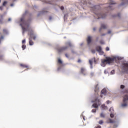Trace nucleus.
I'll return each mask as SVG.
<instances>
[{
  "mask_svg": "<svg viewBox=\"0 0 128 128\" xmlns=\"http://www.w3.org/2000/svg\"><path fill=\"white\" fill-rule=\"evenodd\" d=\"M116 60L115 58L106 57V59L102 60V64L103 66H106V64H110L114 62Z\"/></svg>",
  "mask_w": 128,
  "mask_h": 128,
  "instance_id": "1",
  "label": "nucleus"
},
{
  "mask_svg": "<svg viewBox=\"0 0 128 128\" xmlns=\"http://www.w3.org/2000/svg\"><path fill=\"white\" fill-rule=\"evenodd\" d=\"M28 34L30 36L29 38V44L30 46H34V42H32V38H33V40H35L36 38V36H35L34 33V30H30V31H29Z\"/></svg>",
  "mask_w": 128,
  "mask_h": 128,
  "instance_id": "2",
  "label": "nucleus"
},
{
  "mask_svg": "<svg viewBox=\"0 0 128 128\" xmlns=\"http://www.w3.org/2000/svg\"><path fill=\"white\" fill-rule=\"evenodd\" d=\"M66 46L60 47L57 49L58 54H60V52H64V50H68V46H70V48L72 46V42H66Z\"/></svg>",
  "mask_w": 128,
  "mask_h": 128,
  "instance_id": "3",
  "label": "nucleus"
},
{
  "mask_svg": "<svg viewBox=\"0 0 128 128\" xmlns=\"http://www.w3.org/2000/svg\"><path fill=\"white\" fill-rule=\"evenodd\" d=\"M92 102H96L92 105V108H98L100 106V100L98 99V98L92 100Z\"/></svg>",
  "mask_w": 128,
  "mask_h": 128,
  "instance_id": "4",
  "label": "nucleus"
},
{
  "mask_svg": "<svg viewBox=\"0 0 128 128\" xmlns=\"http://www.w3.org/2000/svg\"><path fill=\"white\" fill-rule=\"evenodd\" d=\"M96 16H98V18H104L106 16V14H102V13L96 14L95 13Z\"/></svg>",
  "mask_w": 128,
  "mask_h": 128,
  "instance_id": "5",
  "label": "nucleus"
},
{
  "mask_svg": "<svg viewBox=\"0 0 128 128\" xmlns=\"http://www.w3.org/2000/svg\"><path fill=\"white\" fill-rule=\"evenodd\" d=\"M116 4V2H114V1L112 0H110L108 2V8H110V10H112V4Z\"/></svg>",
  "mask_w": 128,
  "mask_h": 128,
  "instance_id": "6",
  "label": "nucleus"
},
{
  "mask_svg": "<svg viewBox=\"0 0 128 128\" xmlns=\"http://www.w3.org/2000/svg\"><path fill=\"white\" fill-rule=\"evenodd\" d=\"M96 50L98 52L101 54H104V52L102 51V47L100 46H98L96 48Z\"/></svg>",
  "mask_w": 128,
  "mask_h": 128,
  "instance_id": "7",
  "label": "nucleus"
},
{
  "mask_svg": "<svg viewBox=\"0 0 128 128\" xmlns=\"http://www.w3.org/2000/svg\"><path fill=\"white\" fill-rule=\"evenodd\" d=\"M106 88H104L101 91L100 97L102 98V96H106Z\"/></svg>",
  "mask_w": 128,
  "mask_h": 128,
  "instance_id": "8",
  "label": "nucleus"
},
{
  "mask_svg": "<svg viewBox=\"0 0 128 128\" xmlns=\"http://www.w3.org/2000/svg\"><path fill=\"white\" fill-rule=\"evenodd\" d=\"M122 68L124 72H128V64H124Z\"/></svg>",
  "mask_w": 128,
  "mask_h": 128,
  "instance_id": "9",
  "label": "nucleus"
},
{
  "mask_svg": "<svg viewBox=\"0 0 128 128\" xmlns=\"http://www.w3.org/2000/svg\"><path fill=\"white\" fill-rule=\"evenodd\" d=\"M114 122H116L111 118H108L106 121L107 124H114Z\"/></svg>",
  "mask_w": 128,
  "mask_h": 128,
  "instance_id": "10",
  "label": "nucleus"
},
{
  "mask_svg": "<svg viewBox=\"0 0 128 128\" xmlns=\"http://www.w3.org/2000/svg\"><path fill=\"white\" fill-rule=\"evenodd\" d=\"M102 28H104V30H106V25L102 24L100 28L99 32H102Z\"/></svg>",
  "mask_w": 128,
  "mask_h": 128,
  "instance_id": "11",
  "label": "nucleus"
},
{
  "mask_svg": "<svg viewBox=\"0 0 128 128\" xmlns=\"http://www.w3.org/2000/svg\"><path fill=\"white\" fill-rule=\"evenodd\" d=\"M87 42L88 44H90V42H92V37L90 36H88L87 38Z\"/></svg>",
  "mask_w": 128,
  "mask_h": 128,
  "instance_id": "12",
  "label": "nucleus"
},
{
  "mask_svg": "<svg viewBox=\"0 0 128 128\" xmlns=\"http://www.w3.org/2000/svg\"><path fill=\"white\" fill-rule=\"evenodd\" d=\"M20 66H21L22 68H28V66L26 64H20Z\"/></svg>",
  "mask_w": 128,
  "mask_h": 128,
  "instance_id": "13",
  "label": "nucleus"
},
{
  "mask_svg": "<svg viewBox=\"0 0 128 128\" xmlns=\"http://www.w3.org/2000/svg\"><path fill=\"white\" fill-rule=\"evenodd\" d=\"M99 88H98V84H97L96 86L94 92H98Z\"/></svg>",
  "mask_w": 128,
  "mask_h": 128,
  "instance_id": "14",
  "label": "nucleus"
},
{
  "mask_svg": "<svg viewBox=\"0 0 128 128\" xmlns=\"http://www.w3.org/2000/svg\"><path fill=\"white\" fill-rule=\"evenodd\" d=\"M122 2L120 4V6H124L126 4H128V0L126 2V0H122Z\"/></svg>",
  "mask_w": 128,
  "mask_h": 128,
  "instance_id": "15",
  "label": "nucleus"
},
{
  "mask_svg": "<svg viewBox=\"0 0 128 128\" xmlns=\"http://www.w3.org/2000/svg\"><path fill=\"white\" fill-rule=\"evenodd\" d=\"M4 16L1 15L0 16V24H4Z\"/></svg>",
  "mask_w": 128,
  "mask_h": 128,
  "instance_id": "16",
  "label": "nucleus"
},
{
  "mask_svg": "<svg viewBox=\"0 0 128 128\" xmlns=\"http://www.w3.org/2000/svg\"><path fill=\"white\" fill-rule=\"evenodd\" d=\"M94 60V59H92L89 60V63L90 64L91 66V68H92V62Z\"/></svg>",
  "mask_w": 128,
  "mask_h": 128,
  "instance_id": "17",
  "label": "nucleus"
},
{
  "mask_svg": "<svg viewBox=\"0 0 128 128\" xmlns=\"http://www.w3.org/2000/svg\"><path fill=\"white\" fill-rule=\"evenodd\" d=\"M101 108H102V110H106L108 108V107H106V106L104 104L102 105Z\"/></svg>",
  "mask_w": 128,
  "mask_h": 128,
  "instance_id": "18",
  "label": "nucleus"
},
{
  "mask_svg": "<svg viewBox=\"0 0 128 128\" xmlns=\"http://www.w3.org/2000/svg\"><path fill=\"white\" fill-rule=\"evenodd\" d=\"M100 118H106V114H104V113H101L100 114Z\"/></svg>",
  "mask_w": 128,
  "mask_h": 128,
  "instance_id": "19",
  "label": "nucleus"
},
{
  "mask_svg": "<svg viewBox=\"0 0 128 128\" xmlns=\"http://www.w3.org/2000/svg\"><path fill=\"white\" fill-rule=\"evenodd\" d=\"M3 32H4V34H7L8 30L6 29V28L3 29Z\"/></svg>",
  "mask_w": 128,
  "mask_h": 128,
  "instance_id": "20",
  "label": "nucleus"
},
{
  "mask_svg": "<svg viewBox=\"0 0 128 128\" xmlns=\"http://www.w3.org/2000/svg\"><path fill=\"white\" fill-rule=\"evenodd\" d=\"M22 31H23V32H22V34H24V32H25L26 30H26V28H24V27H22Z\"/></svg>",
  "mask_w": 128,
  "mask_h": 128,
  "instance_id": "21",
  "label": "nucleus"
},
{
  "mask_svg": "<svg viewBox=\"0 0 128 128\" xmlns=\"http://www.w3.org/2000/svg\"><path fill=\"white\" fill-rule=\"evenodd\" d=\"M26 44H22V48L23 50H26Z\"/></svg>",
  "mask_w": 128,
  "mask_h": 128,
  "instance_id": "22",
  "label": "nucleus"
},
{
  "mask_svg": "<svg viewBox=\"0 0 128 128\" xmlns=\"http://www.w3.org/2000/svg\"><path fill=\"white\" fill-rule=\"evenodd\" d=\"M58 64H62V60L60 58L58 59Z\"/></svg>",
  "mask_w": 128,
  "mask_h": 128,
  "instance_id": "23",
  "label": "nucleus"
},
{
  "mask_svg": "<svg viewBox=\"0 0 128 128\" xmlns=\"http://www.w3.org/2000/svg\"><path fill=\"white\" fill-rule=\"evenodd\" d=\"M84 72H86V70L84 69V68H81V70H80V72L82 74H84Z\"/></svg>",
  "mask_w": 128,
  "mask_h": 128,
  "instance_id": "24",
  "label": "nucleus"
},
{
  "mask_svg": "<svg viewBox=\"0 0 128 128\" xmlns=\"http://www.w3.org/2000/svg\"><path fill=\"white\" fill-rule=\"evenodd\" d=\"M7 4H8V2L4 1V2H3V4H2V6H6Z\"/></svg>",
  "mask_w": 128,
  "mask_h": 128,
  "instance_id": "25",
  "label": "nucleus"
},
{
  "mask_svg": "<svg viewBox=\"0 0 128 128\" xmlns=\"http://www.w3.org/2000/svg\"><path fill=\"white\" fill-rule=\"evenodd\" d=\"M99 124H104V121L102 120H100L99 121Z\"/></svg>",
  "mask_w": 128,
  "mask_h": 128,
  "instance_id": "26",
  "label": "nucleus"
},
{
  "mask_svg": "<svg viewBox=\"0 0 128 128\" xmlns=\"http://www.w3.org/2000/svg\"><path fill=\"white\" fill-rule=\"evenodd\" d=\"M109 110L110 112H114V108L111 107Z\"/></svg>",
  "mask_w": 128,
  "mask_h": 128,
  "instance_id": "27",
  "label": "nucleus"
},
{
  "mask_svg": "<svg viewBox=\"0 0 128 128\" xmlns=\"http://www.w3.org/2000/svg\"><path fill=\"white\" fill-rule=\"evenodd\" d=\"M26 44V40H22V44Z\"/></svg>",
  "mask_w": 128,
  "mask_h": 128,
  "instance_id": "28",
  "label": "nucleus"
},
{
  "mask_svg": "<svg viewBox=\"0 0 128 128\" xmlns=\"http://www.w3.org/2000/svg\"><path fill=\"white\" fill-rule=\"evenodd\" d=\"M100 44H104V41H102V40H100Z\"/></svg>",
  "mask_w": 128,
  "mask_h": 128,
  "instance_id": "29",
  "label": "nucleus"
},
{
  "mask_svg": "<svg viewBox=\"0 0 128 128\" xmlns=\"http://www.w3.org/2000/svg\"><path fill=\"white\" fill-rule=\"evenodd\" d=\"M96 112V110L93 109L92 110V112Z\"/></svg>",
  "mask_w": 128,
  "mask_h": 128,
  "instance_id": "30",
  "label": "nucleus"
},
{
  "mask_svg": "<svg viewBox=\"0 0 128 128\" xmlns=\"http://www.w3.org/2000/svg\"><path fill=\"white\" fill-rule=\"evenodd\" d=\"M111 74H114V70H112L111 71Z\"/></svg>",
  "mask_w": 128,
  "mask_h": 128,
  "instance_id": "31",
  "label": "nucleus"
},
{
  "mask_svg": "<svg viewBox=\"0 0 128 128\" xmlns=\"http://www.w3.org/2000/svg\"><path fill=\"white\" fill-rule=\"evenodd\" d=\"M91 52H92V54H95V52H96V50H91Z\"/></svg>",
  "mask_w": 128,
  "mask_h": 128,
  "instance_id": "32",
  "label": "nucleus"
},
{
  "mask_svg": "<svg viewBox=\"0 0 128 128\" xmlns=\"http://www.w3.org/2000/svg\"><path fill=\"white\" fill-rule=\"evenodd\" d=\"M60 10H64V6H62L60 7Z\"/></svg>",
  "mask_w": 128,
  "mask_h": 128,
  "instance_id": "33",
  "label": "nucleus"
},
{
  "mask_svg": "<svg viewBox=\"0 0 128 128\" xmlns=\"http://www.w3.org/2000/svg\"><path fill=\"white\" fill-rule=\"evenodd\" d=\"M65 56H66L67 58H69V56L68 54H65Z\"/></svg>",
  "mask_w": 128,
  "mask_h": 128,
  "instance_id": "34",
  "label": "nucleus"
},
{
  "mask_svg": "<svg viewBox=\"0 0 128 128\" xmlns=\"http://www.w3.org/2000/svg\"><path fill=\"white\" fill-rule=\"evenodd\" d=\"M110 118H114V114H110Z\"/></svg>",
  "mask_w": 128,
  "mask_h": 128,
  "instance_id": "35",
  "label": "nucleus"
},
{
  "mask_svg": "<svg viewBox=\"0 0 128 128\" xmlns=\"http://www.w3.org/2000/svg\"><path fill=\"white\" fill-rule=\"evenodd\" d=\"M120 88H124V85H121L120 86Z\"/></svg>",
  "mask_w": 128,
  "mask_h": 128,
  "instance_id": "36",
  "label": "nucleus"
},
{
  "mask_svg": "<svg viewBox=\"0 0 128 128\" xmlns=\"http://www.w3.org/2000/svg\"><path fill=\"white\" fill-rule=\"evenodd\" d=\"M4 40V36H1L0 37V40Z\"/></svg>",
  "mask_w": 128,
  "mask_h": 128,
  "instance_id": "37",
  "label": "nucleus"
},
{
  "mask_svg": "<svg viewBox=\"0 0 128 128\" xmlns=\"http://www.w3.org/2000/svg\"><path fill=\"white\" fill-rule=\"evenodd\" d=\"M106 50L108 52V50H110V48L108 47H106Z\"/></svg>",
  "mask_w": 128,
  "mask_h": 128,
  "instance_id": "38",
  "label": "nucleus"
},
{
  "mask_svg": "<svg viewBox=\"0 0 128 128\" xmlns=\"http://www.w3.org/2000/svg\"><path fill=\"white\" fill-rule=\"evenodd\" d=\"M110 102H111L110 101L108 100L106 101L107 104H110Z\"/></svg>",
  "mask_w": 128,
  "mask_h": 128,
  "instance_id": "39",
  "label": "nucleus"
},
{
  "mask_svg": "<svg viewBox=\"0 0 128 128\" xmlns=\"http://www.w3.org/2000/svg\"><path fill=\"white\" fill-rule=\"evenodd\" d=\"M78 62H82V60H80V59H78Z\"/></svg>",
  "mask_w": 128,
  "mask_h": 128,
  "instance_id": "40",
  "label": "nucleus"
},
{
  "mask_svg": "<svg viewBox=\"0 0 128 128\" xmlns=\"http://www.w3.org/2000/svg\"><path fill=\"white\" fill-rule=\"evenodd\" d=\"M117 16H118V18H120V14L118 13L117 15Z\"/></svg>",
  "mask_w": 128,
  "mask_h": 128,
  "instance_id": "41",
  "label": "nucleus"
},
{
  "mask_svg": "<svg viewBox=\"0 0 128 128\" xmlns=\"http://www.w3.org/2000/svg\"><path fill=\"white\" fill-rule=\"evenodd\" d=\"M3 8H2V6H0V10H2Z\"/></svg>",
  "mask_w": 128,
  "mask_h": 128,
  "instance_id": "42",
  "label": "nucleus"
},
{
  "mask_svg": "<svg viewBox=\"0 0 128 128\" xmlns=\"http://www.w3.org/2000/svg\"><path fill=\"white\" fill-rule=\"evenodd\" d=\"M106 34H101V36H106Z\"/></svg>",
  "mask_w": 128,
  "mask_h": 128,
  "instance_id": "43",
  "label": "nucleus"
},
{
  "mask_svg": "<svg viewBox=\"0 0 128 128\" xmlns=\"http://www.w3.org/2000/svg\"><path fill=\"white\" fill-rule=\"evenodd\" d=\"M96 28H93V30L94 32H96Z\"/></svg>",
  "mask_w": 128,
  "mask_h": 128,
  "instance_id": "44",
  "label": "nucleus"
},
{
  "mask_svg": "<svg viewBox=\"0 0 128 128\" xmlns=\"http://www.w3.org/2000/svg\"><path fill=\"white\" fill-rule=\"evenodd\" d=\"M111 32H112V31L108 30V34H111Z\"/></svg>",
  "mask_w": 128,
  "mask_h": 128,
  "instance_id": "45",
  "label": "nucleus"
},
{
  "mask_svg": "<svg viewBox=\"0 0 128 128\" xmlns=\"http://www.w3.org/2000/svg\"><path fill=\"white\" fill-rule=\"evenodd\" d=\"M20 21L21 22H24V18H21Z\"/></svg>",
  "mask_w": 128,
  "mask_h": 128,
  "instance_id": "46",
  "label": "nucleus"
},
{
  "mask_svg": "<svg viewBox=\"0 0 128 128\" xmlns=\"http://www.w3.org/2000/svg\"><path fill=\"white\" fill-rule=\"evenodd\" d=\"M10 20H12V19L10 18H9L8 19V22H10Z\"/></svg>",
  "mask_w": 128,
  "mask_h": 128,
  "instance_id": "47",
  "label": "nucleus"
},
{
  "mask_svg": "<svg viewBox=\"0 0 128 128\" xmlns=\"http://www.w3.org/2000/svg\"><path fill=\"white\" fill-rule=\"evenodd\" d=\"M98 128H102V126H98Z\"/></svg>",
  "mask_w": 128,
  "mask_h": 128,
  "instance_id": "48",
  "label": "nucleus"
},
{
  "mask_svg": "<svg viewBox=\"0 0 128 128\" xmlns=\"http://www.w3.org/2000/svg\"><path fill=\"white\" fill-rule=\"evenodd\" d=\"M94 62H96V58H94Z\"/></svg>",
  "mask_w": 128,
  "mask_h": 128,
  "instance_id": "49",
  "label": "nucleus"
},
{
  "mask_svg": "<svg viewBox=\"0 0 128 128\" xmlns=\"http://www.w3.org/2000/svg\"><path fill=\"white\" fill-rule=\"evenodd\" d=\"M14 6L12 4H10V6Z\"/></svg>",
  "mask_w": 128,
  "mask_h": 128,
  "instance_id": "50",
  "label": "nucleus"
},
{
  "mask_svg": "<svg viewBox=\"0 0 128 128\" xmlns=\"http://www.w3.org/2000/svg\"><path fill=\"white\" fill-rule=\"evenodd\" d=\"M42 14H44V12H42Z\"/></svg>",
  "mask_w": 128,
  "mask_h": 128,
  "instance_id": "51",
  "label": "nucleus"
},
{
  "mask_svg": "<svg viewBox=\"0 0 128 128\" xmlns=\"http://www.w3.org/2000/svg\"><path fill=\"white\" fill-rule=\"evenodd\" d=\"M72 52L74 54V50H72Z\"/></svg>",
  "mask_w": 128,
  "mask_h": 128,
  "instance_id": "52",
  "label": "nucleus"
},
{
  "mask_svg": "<svg viewBox=\"0 0 128 128\" xmlns=\"http://www.w3.org/2000/svg\"><path fill=\"white\" fill-rule=\"evenodd\" d=\"M96 8V6H94V8Z\"/></svg>",
  "mask_w": 128,
  "mask_h": 128,
  "instance_id": "53",
  "label": "nucleus"
},
{
  "mask_svg": "<svg viewBox=\"0 0 128 128\" xmlns=\"http://www.w3.org/2000/svg\"><path fill=\"white\" fill-rule=\"evenodd\" d=\"M1 2H2V0H0V3Z\"/></svg>",
  "mask_w": 128,
  "mask_h": 128,
  "instance_id": "54",
  "label": "nucleus"
},
{
  "mask_svg": "<svg viewBox=\"0 0 128 128\" xmlns=\"http://www.w3.org/2000/svg\"><path fill=\"white\" fill-rule=\"evenodd\" d=\"M0 34H2V33H0Z\"/></svg>",
  "mask_w": 128,
  "mask_h": 128,
  "instance_id": "55",
  "label": "nucleus"
}]
</instances>
